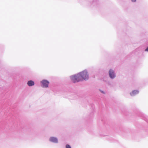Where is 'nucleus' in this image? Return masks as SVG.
<instances>
[{
    "label": "nucleus",
    "instance_id": "1",
    "mask_svg": "<svg viewBox=\"0 0 148 148\" xmlns=\"http://www.w3.org/2000/svg\"><path fill=\"white\" fill-rule=\"evenodd\" d=\"M88 78V74L86 71H84L77 75L71 77L72 81L74 83L78 82L84 79L86 80Z\"/></svg>",
    "mask_w": 148,
    "mask_h": 148
},
{
    "label": "nucleus",
    "instance_id": "2",
    "mask_svg": "<svg viewBox=\"0 0 148 148\" xmlns=\"http://www.w3.org/2000/svg\"><path fill=\"white\" fill-rule=\"evenodd\" d=\"M109 75L110 77L112 78H114L115 76L114 72L111 69L109 71Z\"/></svg>",
    "mask_w": 148,
    "mask_h": 148
},
{
    "label": "nucleus",
    "instance_id": "3",
    "mask_svg": "<svg viewBox=\"0 0 148 148\" xmlns=\"http://www.w3.org/2000/svg\"><path fill=\"white\" fill-rule=\"evenodd\" d=\"M50 140L52 142L55 143H57L58 142L57 138L54 137L50 138Z\"/></svg>",
    "mask_w": 148,
    "mask_h": 148
},
{
    "label": "nucleus",
    "instance_id": "4",
    "mask_svg": "<svg viewBox=\"0 0 148 148\" xmlns=\"http://www.w3.org/2000/svg\"><path fill=\"white\" fill-rule=\"evenodd\" d=\"M27 84L29 86H33L34 84V82L32 80L28 81Z\"/></svg>",
    "mask_w": 148,
    "mask_h": 148
},
{
    "label": "nucleus",
    "instance_id": "5",
    "mask_svg": "<svg viewBox=\"0 0 148 148\" xmlns=\"http://www.w3.org/2000/svg\"><path fill=\"white\" fill-rule=\"evenodd\" d=\"M41 86L43 87H46V80H43L41 82Z\"/></svg>",
    "mask_w": 148,
    "mask_h": 148
},
{
    "label": "nucleus",
    "instance_id": "6",
    "mask_svg": "<svg viewBox=\"0 0 148 148\" xmlns=\"http://www.w3.org/2000/svg\"><path fill=\"white\" fill-rule=\"evenodd\" d=\"M138 93V92L137 90H134L133 91L132 93H130L131 95L132 96H133L135 94Z\"/></svg>",
    "mask_w": 148,
    "mask_h": 148
},
{
    "label": "nucleus",
    "instance_id": "7",
    "mask_svg": "<svg viewBox=\"0 0 148 148\" xmlns=\"http://www.w3.org/2000/svg\"><path fill=\"white\" fill-rule=\"evenodd\" d=\"M66 148H71V146L69 145H66Z\"/></svg>",
    "mask_w": 148,
    "mask_h": 148
},
{
    "label": "nucleus",
    "instance_id": "8",
    "mask_svg": "<svg viewBox=\"0 0 148 148\" xmlns=\"http://www.w3.org/2000/svg\"><path fill=\"white\" fill-rule=\"evenodd\" d=\"M146 51H148V47L145 50Z\"/></svg>",
    "mask_w": 148,
    "mask_h": 148
},
{
    "label": "nucleus",
    "instance_id": "9",
    "mask_svg": "<svg viewBox=\"0 0 148 148\" xmlns=\"http://www.w3.org/2000/svg\"><path fill=\"white\" fill-rule=\"evenodd\" d=\"M132 1L133 2H135L136 1V0H132Z\"/></svg>",
    "mask_w": 148,
    "mask_h": 148
},
{
    "label": "nucleus",
    "instance_id": "10",
    "mask_svg": "<svg viewBox=\"0 0 148 148\" xmlns=\"http://www.w3.org/2000/svg\"><path fill=\"white\" fill-rule=\"evenodd\" d=\"M47 84H48L49 83V82L48 81H47ZM47 87H48V86H47Z\"/></svg>",
    "mask_w": 148,
    "mask_h": 148
},
{
    "label": "nucleus",
    "instance_id": "11",
    "mask_svg": "<svg viewBox=\"0 0 148 148\" xmlns=\"http://www.w3.org/2000/svg\"><path fill=\"white\" fill-rule=\"evenodd\" d=\"M101 92H102V93H103V91H101Z\"/></svg>",
    "mask_w": 148,
    "mask_h": 148
}]
</instances>
